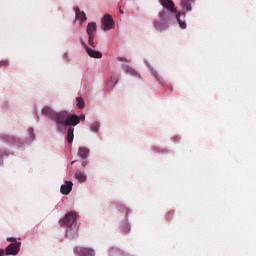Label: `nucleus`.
<instances>
[{
	"label": "nucleus",
	"instance_id": "nucleus-3",
	"mask_svg": "<svg viewBox=\"0 0 256 256\" xmlns=\"http://www.w3.org/2000/svg\"><path fill=\"white\" fill-rule=\"evenodd\" d=\"M77 221V214L75 212H68L63 219L59 221V225L67 227V233L73 229V224Z\"/></svg>",
	"mask_w": 256,
	"mask_h": 256
},
{
	"label": "nucleus",
	"instance_id": "nucleus-7",
	"mask_svg": "<svg viewBox=\"0 0 256 256\" xmlns=\"http://www.w3.org/2000/svg\"><path fill=\"white\" fill-rule=\"evenodd\" d=\"M21 250V243H11L6 248V255H17Z\"/></svg>",
	"mask_w": 256,
	"mask_h": 256
},
{
	"label": "nucleus",
	"instance_id": "nucleus-5",
	"mask_svg": "<svg viewBox=\"0 0 256 256\" xmlns=\"http://www.w3.org/2000/svg\"><path fill=\"white\" fill-rule=\"evenodd\" d=\"M171 19H165V18H160V21H154V27L156 31H165V29H169V25L171 23Z\"/></svg>",
	"mask_w": 256,
	"mask_h": 256
},
{
	"label": "nucleus",
	"instance_id": "nucleus-10",
	"mask_svg": "<svg viewBox=\"0 0 256 256\" xmlns=\"http://www.w3.org/2000/svg\"><path fill=\"white\" fill-rule=\"evenodd\" d=\"M85 50L86 53H88L89 57H92L93 59H101V57H103V54L101 52L95 51L89 48V46H85Z\"/></svg>",
	"mask_w": 256,
	"mask_h": 256
},
{
	"label": "nucleus",
	"instance_id": "nucleus-18",
	"mask_svg": "<svg viewBox=\"0 0 256 256\" xmlns=\"http://www.w3.org/2000/svg\"><path fill=\"white\" fill-rule=\"evenodd\" d=\"M76 101H77V107H78L79 109H85V100H83L82 97H78V98L76 99Z\"/></svg>",
	"mask_w": 256,
	"mask_h": 256
},
{
	"label": "nucleus",
	"instance_id": "nucleus-9",
	"mask_svg": "<svg viewBox=\"0 0 256 256\" xmlns=\"http://www.w3.org/2000/svg\"><path fill=\"white\" fill-rule=\"evenodd\" d=\"M86 33L88 36H95L97 33V23L95 22L88 23L86 28Z\"/></svg>",
	"mask_w": 256,
	"mask_h": 256
},
{
	"label": "nucleus",
	"instance_id": "nucleus-19",
	"mask_svg": "<svg viewBox=\"0 0 256 256\" xmlns=\"http://www.w3.org/2000/svg\"><path fill=\"white\" fill-rule=\"evenodd\" d=\"M91 131H93V133H97V131H99V122H94L92 124Z\"/></svg>",
	"mask_w": 256,
	"mask_h": 256
},
{
	"label": "nucleus",
	"instance_id": "nucleus-23",
	"mask_svg": "<svg viewBox=\"0 0 256 256\" xmlns=\"http://www.w3.org/2000/svg\"><path fill=\"white\" fill-rule=\"evenodd\" d=\"M7 241H10V243H21V242H17V238H13V237L7 238Z\"/></svg>",
	"mask_w": 256,
	"mask_h": 256
},
{
	"label": "nucleus",
	"instance_id": "nucleus-25",
	"mask_svg": "<svg viewBox=\"0 0 256 256\" xmlns=\"http://www.w3.org/2000/svg\"><path fill=\"white\" fill-rule=\"evenodd\" d=\"M5 255V250L0 249V256H4Z\"/></svg>",
	"mask_w": 256,
	"mask_h": 256
},
{
	"label": "nucleus",
	"instance_id": "nucleus-4",
	"mask_svg": "<svg viewBox=\"0 0 256 256\" xmlns=\"http://www.w3.org/2000/svg\"><path fill=\"white\" fill-rule=\"evenodd\" d=\"M102 29L103 31H111V29H115V22L111 15L106 14L102 18Z\"/></svg>",
	"mask_w": 256,
	"mask_h": 256
},
{
	"label": "nucleus",
	"instance_id": "nucleus-31",
	"mask_svg": "<svg viewBox=\"0 0 256 256\" xmlns=\"http://www.w3.org/2000/svg\"><path fill=\"white\" fill-rule=\"evenodd\" d=\"M120 13H122V14H123V10H120Z\"/></svg>",
	"mask_w": 256,
	"mask_h": 256
},
{
	"label": "nucleus",
	"instance_id": "nucleus-2",
	"mask_svg": "<svg viewBox=\"0 0 256 256\" xmlns=\"http://www.w3.org/2000/svg\"><path fill=\"white\" fill-rule=\"evenodd\" d=\"M160 4L164 7V9L159 13L160 19L170 20L175 18L182 29H187V24L185 21L181 20V12H177V8H175L173 0H160Z\"/></svg>",
	"mask_w": 256,
	"mask_h": 256
},
{
	"label": "nucleus",
	"instance_id": "nucleus-16",
	"mask_svg": "<svg viewBox=\"0 0 256 256\" xmlns=\"http://www.w3.org/2000/svg\"><path fill=\"white\" fill-rule=\"evenodd\" d=\"M75 132V128H73L72 126H70L68 128V132H67V141L68 143H73V133Z\"/></svg>",
	"mask_w": 256,
	"mask_h": 256
},
{
	"label": "nucleus",
	"instance_id": "nucleus-13",
	"mask_svg": "<svg viewBox=\"0 0 256 256\" xmlns=\"http://www.w3.org/2000/svg\"><path fill=\"white\" fill-rule=\"evenodd\" d=\"M78 157H81V159H87V157H89V149L80 147L78 150Z\"/></svg>",
	"mask_w": 256,
	"mask_h": 256
},
{
	"label": "nucleus",
	"instance_id": "nucleus-27",
	"mask_svg": "<svg viewBox=\"0 0 256 256\" xmlns=\"http://www.w3.org/2000/svg\"><path fill=\"white\" fill-rule=\"evenodd\" d=\"M120 61H127V59L123 58V59H120Z\"/></svg>",
	"mask_w": 256,
	"mask_h": 256
},
{
	"label": "nucleus",
	"instance_id": "nucleus-12",
	"mask_svg": "<svg viewBox=\"0 0 256 256\" xmlns=\"http://www.w3.org/2000/svg\"><path fill=\"white\" fill-rule=\"evenodd\" d=\"M122 69H123V71H125V73H127L128 75H132V76H134V77H137V75H139L138 73H137V71H135V69H133L131 66H129V65H123L122 66Z\"/></svg>",
	"mask_w": 256,
	"mask_h": 256
},
{
	"label": "nucleus",
	"instance_id": "nucleus-20",
	"mask_svg": "<svg viewBox=\"0 0 256 256\" xmlns=\"http://www.w3.org/2000/svg\"><path fill=\"white\" fill-rule=\"evenodd\" d=\"M94 39H95V36L88 37V45H90V47H96Z\"/></svg>",
	"mask_w": 256,
	"mask_h": 256
},
{
	"label": "nucleus",
	"instance_id": "nucleus-30",
	"mask_svg": "<svg viewBox=\"0 0 256 256\" xmlns=\"http://www.w3.org/2000/svg\"><path fill=\"white\" fill-rule=\"evenodd\" d=\"M182 15L185 17V12H183Z\"/></svg>",
	"mask_w": 256,
	"mask_h": 256
},
{
	"label": "nucleus",
	"instance_id": "nucleus-26",
	"mask_svg": "<svg viewBox=\"0 0 256 256\" xmlns=\"http://www.w3.org/2000/svg\"><path fill=\"white\" fill-rule=\"evenodd\" d=\"M87 166V161H83L82 162V167H86Z\"/></svg>",
	"mask_w": 256,
	"mask_h": 256
},
{
	"label": "nucleus",
	"instance_id": "nucleus-1",
	"mask_svg": "<svg viewBox=\"0 0 256 256\" xmlns=\"http://www.w3.org/2000/svg\"><path fill=\"white\" fill-rule=\"evenodd\" d=\"M42 115L49 117L52 121H55L58 127H63V125L66 127L69 125L75 127V125H79V117L77 115H71L67 111L55 112V110L49 106L42 109Z\"/></svg>",
	"mask_w": 256,
	"mask_h": 256
},
{
	"label": "nucleus",
	"instance_id": "nucleus-21",
	"mask_svg": "<svg viewBox=\"0 0 256 256\" xmlns=\"http://www.w3.org/2000/svg\"><path fill=\"white\" fill-rule=\"evenodd\" d=\"M7 65H9V61L8 60L0 61V67H7Z\"/></svg>",
	"mask_w": 256,
	"mask_h": 256
},
{
	"label": "nucleus",
	"instance_id": "nucleus-6",
	"mask_svg": "<svg viewBox=\"0 0 256 256\" xmlns=\"http://www.w3.org/2000/svg\"><path fill=\"white\" fill-rule=\"evenodd\" d=\"M74 252L79 256H95V251H93V249L83 248L81 246H76Z\"/></svg>",
	"mask_w": 256,
	"mask_h": 256
},
{
	"label": "nucleus",
	"instance_id": "nucleus-17",
	"mask_svg": "<svg viewBox=\"0 0 256 256\" xmlns=\"http://www.w3.org/2000/svg\"><path fill=\"white\" fill-rule=\"evenodd\" d=\"M117 83H119V78H111V80H109L107 82V87L109 89H113V87H115V85H117Z\"/></svg>",
	"mask_w": 256,
	"mask_h": 256
},
{
	"label": "nucleus",
	"instance_id": "nucleus-15",
	"mask_svg": "<svg viewBox=\"0 0 256 256\" xmlns=\"http://www.w3.org/2000/svg\"><path fill=\"white\" fill-rule=\"evenodd\" d=\"M75 177L76 179H78V181H80L81 183H85V181H87V176L85 175V173L81 172V171H76L75 173Z\"/></svg>",
	"mask_w": 256,
	"mask_h": 256
},
{
	"label": "nucleus",
	"instance_id": "nucleus-11",
	"mask_svg": "<svg viewBox=\"0 0 256 256\" xmlns=\"http://www.w3.org/2000/svg\"><path fill=\"white\" fill-rule=\"evenodd\" d=\"M193 3H195V0H182L181 7L186 11H191V5H193Z\"/></svg>",
	"mask_w": 256,
	"mask_h": 256
},
{
	"label": "nucleus",
	"instance_id": "nucleus-24",
	"mask_svg": "<svg viewBox=\"0 0 256 256\" xmlns=\"http://www.w3.org/2000/svg\"><path fill=\"white\" fill-rule=\"evenodd\" d=\"M77 117H78V119H79V123H81V120H82V121H85V116H80V117L77 116Z\"/></svg>",
	"mask_w": 256,
	"mask_h": 256
},
{
	"label": "nucleus",
	"instance_id": "nucleus-14",
	"mask_svg": "<svg viewBox=\"0 0 256 256\" xmlns=\"http://www.w3.org/2000/svg\"><path fill=\"white\" fill-rule=\"evenodd\" d=\"M76 19H78L80 23H83L84 21H87V16L85 15V12H82L79 8H77Z\"/></svg>",
	"mask_w": 256,
	"mask_h": 256
},
{
	"label": "nucleus",
	"instance_id": "nucleus-28",
	"mask_svg": "<svg viewBox=\"0 0 256 256\" xmlns=\"http://www.w3.org/2000/svg\"><path fill=\"white\" fill-rule=\"evenodd\" d=\"M77 231H79V228H76V231H75V233H77Z\"/></svg>",
	"mask_w": 256,
	"mask_h": 256
},
{
	"label": "nucleus",
	"instance_id": "nucleus-29",
	"mask_svg": "<svg viewBox=\"0 0 256 256\" xmlns=\"http://www.w3.org/2000/svg\"><path fill=\"white\" fill-rule=\"evenodd\" d=\"M74 163H75V161H72V162H71V165H73Z\"/></svg>",
	"mask_w": 256,
	"mask_h": 256
},
{
	"label": "nucleus",
	"instance_id": "nucleus-8",
	"mask_svg": "<svg viewBox=\"0 0 256 256\" xmlns=\"http://www.w3.org/2000/svg\"><path fill=\"white\" fill-rule=\"evenodd\" d=\"M73 189V182L71 181H65V184H63L60 188V191L62 195H69Z\"/></svg>",
	"mask_w": 256,
	"mask_h": 256
},
{
	"label": "nucleus",
	"instance_id": "nucleus-22",
	"mask_svg": "<svg viewBox=\"0 0 256 256\" xmlns=\"http://www.w3.org/2000/svg\"><path fill=\"white\" fill-rule=\"evenodd\" d=\"M152 75L153 77H155V79H157V81H161V78L159 77V74L156 71H152Z\"/></svg>",
	"mask_w": 256,
	"mask_h": 256
}]
</instances>
